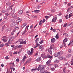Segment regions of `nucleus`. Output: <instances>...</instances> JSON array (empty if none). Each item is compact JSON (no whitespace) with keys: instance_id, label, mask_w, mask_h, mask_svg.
<instances>
[{"instance_id":"f257e3e1","label":"nucleus","mask_w":73,"mask_h":73,"mask_svg":"<svg viewBox=\"0 0 73 73\" xmlns=\"http://www.w3.org/2000/svg\"><path fill=\"white\" fill-rule=\"evenodd\" d=\"M54 47V45H52L50 46V48H49L48 49V52H49L50 54H52V49H53Z\"/></svg>"},{"instance_id":"f03ea898","label":"nucleus","mask_w":73,"mask_h":73,"mask_svg":"<svg viewBox=\"0 0 73 73\" xmlns=\"http://www.w3.org/2000/svg\"><path fill=\"white\" fill-rule=\"evenodd\" d=\"M33 48H32L31 49V51H29L27 52V54L31 55L33 54Z\"/></svg>"},{"instance_id":"7ed1b4c3","label":"nucleus","mask_w":73,"mask_h":73,"mask_svg":"<svg viewBox=\"0 0 73 73\" xmlns=\"http://www.w3.org/2000/svg\"><path fill=\"white\" fill-rule=\"evenodd\" d=\"M50 58V59H51V58H53V56H50L49 54H47L46 55V56H45L44 57V58Z\"/></svg>"},{"instance_id":"20e7f679","label":"nucleus","mask_w":73,"mask_h":73,"mask_svg":"<svg viewBox=\"0 0 73 73\" xmlns=\"http://www.w3.org/2000/svg\"><path fill=\"white\" fill-rule=\"evenodd\" d=\"M3 39H2L3 41H4V42H6L7 41V39H5V38H7V37L5 36H4L3 37Z\"/></svg>"},{"instance_id":"39448f33","label":"nucleus","mask_w":73,"mask_h":73,"mask_svg":"<svg viewBox=\"0 0 73 73\" xmlns=\"http://www.w3.org/2000/svg\"><path fill=\"white\" fill-rule=\"evenodd\" d=\"M57 53L58 56H61L63 53V52H62V51H60V52H58Z\"/></svg>"},{"instance_id":"423d86ee","label":"nucleus","mask_w":73,"mask_h":73,"mask_svg":"<svg viewBox=\"0 0 73 73\" xmlns=\"http://www.w3.org/2000/svg\"><path fill=\"white\" fill-rule=\"evenodd\" d=\"M58 59H59V60H63V57L61 56H60L58 57Z\"/></svg>"},{"instance_id":"0eeeda50","label":"nucleus","mask_w":73,"mask_h":73,"mask_svg":"<svg viewBox=\"0 0 73 73\" xmlns=\"http://www.w3.org/2000/svg\"><path fill=\"white\" fill-rule=\"evenodd\" d=\"M51 62V60H48L47 62H46V64L47 65H48V64H49Z\"/></svg>"},{"instance_id":"6e6552de","label":"nucleus","mask_w":73,"mask_h":73,"mask_svg":"<svg viewBox=\"0 0 73 73\" xmlns=\"http://www.w3.org/2000/svg\"><path fill=\"white\" fill-rule=\"evenodd\" d=\"M15 13V10H13L12 11H11V13H13V15H12V16L13 17H15V16H14V15H13V13Z\"/></svg>"},{"instance_id":"1a4fd4ad","label":"nucleus","mask_w":73,"mask_h":73,"mask_svg":"<svg viewBox=\"0 0 73 73\" xmlns=\"http://www.w3.org/2000/svg\"><path fill=\"white\" fill-rule=\"evenodd\" d=\"M68 40V38H65L63 40V42L65 43L66 42H67V41Z\"/></svg>"},{"instance_id":"9d476101","label":"nucleus","mask_w":73,"mask_h":73,"mask_svg":"<svg viewBox=\"0 0 73 73\" xmlns=\"http://www.w3.org/2000/svg\"><path fill=\"white\" fill-rule=\"evenodd\" d=\"M27 23H25L24 24L22 25L21 27H22V28H24V27H26V26H27Z\"/></svg>"},{"instance_id":"9b49d317","label":"nucleus","mask_w":73,"mask_h":73,"mask_svg":"<svg viewBox=\"0 0 73 73\" xmlns=\"http://www.w3.org/2000/svg\"><path fill=\"white\" fill-rule=\"evenodd\" d=\"M36 13H38L39 12H40V10H35L34 11Z\"/></svg>"},{"instance_id":"f8f14e48","label":"nucleus","mask_w":73,"mask_h":73,"mask_svg":"<svg viewBox=\"0 0 73 73\" xmlns=\"http://www.w3.org/2000/svg\"><path fill=\"white\" fill-rule=\"evenodd\" d=\"M19 41L20 42V44H21V43H22V42L23 41H24V39H20L19 40Z\"/></svg>"},{"instance_id":"ddd939ff","label":"nucleus","mask_w":73,"mask_h":73,"mask_svg":"<svg viewBox=\"0 0 73 73\" xmlns=\"http://www.w3.org/2000/svg\"><path fill=\"white\" fill-rule=\"evenodd\" d=\"M51 41L52 43L56 41V39H55L54 38H53L52 39H51Z\"/></svg>"},{"instance_id":"4468645a","label":"nucleus","mask_w":73,"mask_h":73,"mask_svg":"<svg viewBox=\"0 0 73 73\" xmlns=\"http://www.w3.org/2000/svg\"><path fill=\"white\" fill-rule=\"evenodd\" d=\"M15 26V24L14 23H11L10 25V26L11 27H14V26Z\"/></svg>"},{"instance_id":"2eb2a0df","label":"nucleus","mask_w":73,"mask_h":73,"mask_svg":"<svg viewBox=\"0 0 73 73\" xmlns=\"http://www.w3.org/2000/svg\"><path fill=\"white\" fill-rule=\"evenodd\" d=\"M9 40H11L13 38V36H10L9 37Z\"/></svg>"},{"instance_id":"dca6fc26","label":"nucleus","mask_w":73,"mask_h":73,"mask_svg":"<svg viewBox=\"0 0 73 73\" xmlns=\"http://www.w3.org/2000/svg\"><path fill=\"white\" fill-rule=\"evenodd\" d=\"M36 46L34 47V48H36L37 47V46H39L40 44H38V43L37 42L36 43Z\"/></svg>"},{"instance_id":"f3484780","label":"nucleus","mask_w":73,"mask_h":73,"mask_svg":"<svg viewBox=\"0 0 73 73\" xmlns=\"http://www.w3.org/2000/svg\"><path fill=\"white\" fill-rule=\"evenodd\" d=\"M40 60H41V58H38L36 59V61L37 62H39Z\"/></svg>"},{"instance_id":"a211bd4d","label":"nucleus","mask_w":73,"mask_h":73,"mask_svg":"<svg viewBox=\"0 0 73 73\" xmlns=\"http://www.w3.org/2000/svg\"><path fill=\"white\" fill-rule=\"evenodd\" d=\"M56 19H57V18H55L52 19V22H54H54H56Z\"/></svg>"},{"instance_id":"6ab92c4d","label":"nucleus","mask_w":73,"mask_h":73,"mask_svg":"<svg viewBox=\"0 0 73 73\" xmlns=\"http://www.w3.org/2000/svg\"><path fill=\"white\" fill-rule=\"evenodd\" d=\"M22 21V19H21L19 20H17L16 21L17 23H20V22H21Z\"/></svg>"},{"instance_id":"aec40b11","label":"nucleus","mask_w":73,"mask_h":73,"mask_svg":"<svg viewBox=\"0 0 73 73\" xmlns=\"http://www.w3.org/2000/svg\"><path fill=\"white\" fill-rule=\"evenodd\" d=\"M71 56V55L70 54H68V55H66V57L67 58H69Z\"/></svg>"},{"instance_id":"412c9836","label":"nucleus","mask_w":73,"mask_h":73,"mask_svg":"<svg viewBox=\"0 0 73 73\" xmlns=\"http://www.w3.org/2000/svg\"><path fill=\"white\" fill-rule=\"evenodd\" d=\"M23 10H21L19 11V15H21L23 13Z\"/></svg>"},{"instance_id":"4be33fe9","label":"nucleus","mask_w":73,"mask_h":73,"mask_svg":"<svg viewBox=\"0 0 73 73\" xmlns=\"http://www.w3.org/2000/svg\"><path fill=\"white\" fill-rule=\"evenodd\" d=\"M25 58H27V57L24 56V57L23 58V61H25Z\"/></svg>"},{"instance_id":"5701e85b","label":"nucleus","mask_w":73,"mask_h":73,"mask_svg":"<svg viewBox=\"0 0 73 73\" xmlns=\"http://www.w3.org/2000/svg\"><path fill=\"white\" fill-rule=\"evenodd\" d=\"M41 67V65H39L37 69L38 71H39L40 70V68Z\"/></svg>"},{"instance_id":"b1692460","label":"nucleus","mask_w":73,"mask_h":73,"mask_svg":"<svg viewBox=\"0 0 73 73\" xmlns=\"http://www.w3.org/2000/svg\"><path fill=\"white\" fill-rule=\"evenodd\" d=\"M55 37L57 39L59 38V36H58V33L56 34V35L55 36Z\"/></svg>"},{"instance_id":"393cba45","label":"nucleus","mask_w":73,"mask_h":73,"mask_svg":"<svg viewBox=\"0 0 73 73\" xmlns=\"http://www.w3.org/2000/svg\"><path fill=\"white\" fill-rule=\"evenodd\" d=\"M39 40H40V39L38 38H37V39H36L35 42V43H37V42H38V41H39Z\"/></svg>"},{"instance_id":"a878e982","label":"nucleus","mask_w":73,"mask_h":73,"mask_svg":"<svg viewBox=\"0 0 73 73\" xmlns=\"http://www.w3.org/2000/svg\"><path fill=\"white\" fill-rule=\"evenodd\" d=\"M54 55L55 56V57H57L58 56V54H57H57H54Z\"/></svg>"},{"instance_id":"bb28decb","label":"nucleus","mask_w":73,"mask_h":73,"mask_svg":"<svg viewBox=\"0 0 73 73\" xmlns=\"http://www.w3.org/2000/svg\"><path fill=\"white\" fill-rule=\"evenodd\" d=\"M27 44V42L26 41H23L22 42V43H21V44Z\"/></svg>"},{"instance_id":"cd10ccee","label":"nucleus","mask_w":73,"mask_h":73,"mask_svg":"<svg viewBox=\"0 0 73 73\" xmlns=\"http://www.w3.org/2000/svg\"><path fill=\"white\" fill-rule=\"evenodd\" d=\"M5 15L6 16H9V15H10V14L8 13H6L5 14Z\"/></svg>"},{"instance_id":"c85d7f7f","label":"nucleus","mask_w":73,"mask_h":73,"mask_svg":"<svg viewBox=\"0 0 73 73\" xmlns=\"http://www.w3.org/2000/svg\"><path fill=\"white\" fill-rule=\"evenodd\" d=\"M26 33V29L25 30V31H23L22 33V35H24Z\"/></svg>"},{"instance_id":"c756f323","label":"nucleus","mask_w":73,"mask_h":73,"mask_svg":"<svg viewBox=\"0 0 73 73\" xmlns=\"http://www.w3.org/2000/svg\"><path fill=\"white\" fill-rule=\"evenodd\" d=\"M54 62L55 63H57L58 62V60H57V59L55 60Z\"/></svg>"},{"instance_id":"7c9ffc66","label":"nucleus","mask_w":73,"mask_h":73,"mask_svg":"<svg viewBox=\"0 0 73 73\" xmlns=\"http://www.w3.org/2000/svg\"><path fill=\"white\" fill-rule=\"evenodd\" d=\"M3 46H4V44L2 43L0 45V48H2Z\"/></svg>"},{"instance_id":"2f4dec72","label":"nucleus","mask_w":73,"mask_h":73,"mask_svg":"<svg viewBox=\"0 0 73 73\" xmlns=\"http://www.w3.org/2000/svg\"><path fill=\"white\" fill-rule=\"evenodd\" d=\"M28 62H29V60L25 62V63L24 64V65H26V64H27V63H28Z\"/></svg>"},{"instance_id":"473e14b6","label":"nucleus","mask_w":73,"mask_h":73,"mask_svg":"<svg viewBox=\"0 0 73 73\" xmlns=\"http://www.w3.org/2000/svg\"><path fill=\"white\" fill-rule=\"evenodd\" d=\"M44 42V41H43V40H42L41 42H39L40 44H42Z\"/></svg>"},{"instance_id":"72a5a7b5","label":"nucleus","mask_w":73,"mask_h":73,"mask_svg":"<svg viewBox=\"0 0 73 73\" xmlns=\"http://www.w3.org/2000/svg\"><path fill=\"white\" fill-rule=\"evenodd\" d=\"M72 14V13H71L69 14V16L68 17L69 19H70V17H71V16H73L72 15H71Z\"/></svg>"},{"instance_id":"f704fd0d","label":"nucleus","mask_w":73,"mask_h":73,"mask_svg":"<svg viewBox=\"0 0 73 73\" xmlns=\"http://www.w3.org/2000/svg\"><path fill=\"white\" fill-rule=\"evenodd\" d=\"M21 47H22V45H19L17 46V48L19 49V48H21Z\"/></svg>"},{"instance_id":"c9c22d12","label":"nucleus","mask_w":73,"mask_h":73,"mask_svg":"<svg viewBox=\"0 0 73 73\" xmlns=\"http://www.w3.org/2000/svg\"><path fill=\"white\" fill-rule=\"evenodd\" d=\"M67 24H68V23H66L64 25L63 27H66V26L67 25Z\"/></svg>"},{"instance_id":"e433bc0d","label":"nucleus","mask_w":73,"mask_h":73,"mask_svg":"<svg viewBox=\"0 0 73 73\" xmlns=\"http://www.w3.org/2000/svg\"><path fill=\"white\" fill-rule=\"evenodd\" d=\"M68 52H69V53H71L72 51V50L70 49L69 50H68Z\"/></svg>"},{"instance_id":"4c0bfd02","label":"nucleus","mask_w":73,"mask_h":73,"mask_svg":"<svg viewBox=\"0 0 73 73\" xmlns=\"http://www.w3.org/2000/svg\"><path fill=\"white\" fill-rule=\"evenodd\" d=\"M65 17L66 19H68V17H69V16L67 15L66 16H65Z\"/></svg>"},{"instance_id":"58836bf2","label":"nucleus","mask_w":73,"mask_h":73,"mask_svg":"<svg viewBox=\"0 0 73 73\" xmlns=\"http://www.w3.org/2000/svg\"><path fill=\"white\" fill-rule=\"evenodd\" d=\"M9 64H12V66H15V65L14 64V63H10Z\"/></svg>"},{"instance_id":"ea45409f","label":"nucleus","mask_w":73,"mask_h":73,"mask_svg":"<svg viewBox=\"0 0 73 73\" xmlns=\"http://www.w3.org/2000/svg\"><path fill=\"white\" fill-rule=\"evenodd\" d=\"M28 27H29V25L26 27L25 28L26 29H27V30H29V29H28Z\"/></svg>"},{"instance_id":"a19ab883","label":"nucleus","mask_w":73,"mask_h":73,"mask_svg":"<svg viewBox=\"0 0 73 73\" xmlns=\"http://www.w3.org/2000/svg\"><path fill=\"white\" fill-rule=\"evenodd\" d=\"M45 68L44 67V66H43L42 68H41V69L42 70H43Z\"/></svg>"},{"instance_id":"79ce46f5","label":"nucleus","mask_w":73,"mask_h":73,"mask_svg":"<svg viewBox=\"0 0 73 73\" xmlns=\"http://www.w3.org/2000/svg\"><path fill=\"white\" fill-rule=\"evenodd\" d=\"M6 4L8 6H9L11 5V3H6Z\"/></svg>"},{"instance_id":"37998d69","label":"nucleus","mask_w":73,"mask_h":73,"mask_svg":"<svg viewBox=\"0 0 73 73\" xmlns=\"http://www.w3.org/2000/svg\"><path fill=\"white\" fill-rule=\"evenodd\" d=\"M13 5H12L11 6H10V7H9V9H11V10H12V8H11V7H13Z\"/></svg>"},{"instance_id":"c03bdc74","label":"nucleus","mask_w":73,"mask_h":73,"mask_svg":"<svg viewBox=\"0 0 73 73\" xmlns=\"http://www.w3.org/2000/svg\"><path fill=\"white\" fill-rule=\"evenodd\" d=\"M55 9H52L51 10V12H55Z\"/></svg>"},{"instance_id":"a18cd8bd","label":"nucleus","mask_w":73,"mask_h":73,"mask_svg":"<svg viewBox=\"0 0 73 73\" xmlns=\"http://www.w3.org/2000/svg\"><path fill=\"white\" fill-rule=\"evenodd\" d=\"M54 66V68H57V66H58V65H57V64H55Z\"/></svg>"},{"instance_id":"49530a36","label":"nucleus","mask_w":73,"mask_h":73,"mask_svg":"<svg viewBox=\"0 0 73 73\" xmlns=\"http://www.w3.org/2000/svg\"><path fill=\"white\" fill-rule=\"evenodd\" d=\"M45 19H48V18H49V16H45Z\"/></svg>"},{"instance_id":"de8ad7c7","label":"nucleus","mask_w":73,"mask_h":73,"mask_svg":"<svg viewBox=\"0 0 73 73\" xmlns=\"http://www.w3.org/2000/svg\"><path fill=\"white\" fill-rule=\"evenodd\" d=\"M55 70V68H52L51 69V70Z\"/></svg>"},{"instance_id":"09e8293b","label":"nucleus","mask_w":73,"mask_h":73,"mask_svg":"<svg viewBox=\"0 0 73 73\" xmlns=\"http://www.w3.org/2000/svg\"><path fill=\"white\" fill-rule=\"evenodd\" d=\"M5 45L6 46H9V44L8 43L5 44Z\"/></svg>"},{"instance_id":"8fccbe9b","label":"nucleus","mask_w":73,"mask_h":73,"mask_svg":"<svg viewBox=\"0 0 73 73\" xmlns=\"http://www.w3.org/2000/svg\"><path fill=\"white\" fill-rule=\"evenodd\" d=\"M36 70V69L33 68L31 69V72H33L34 70Z\"/></svg>"},{"instance_id":"3c124183","label":"nucleus","mask_w":73,"mask_h":73,"mask_svg":"<svg viewBox=\"0 0 73 73\" xmlns=\"http://www.w3.org/2000/svg\"><path fill=\"white\" fill-rule=\"evenodd\" d=\"M52 31L54 32H56V29H54L52 30Z\"/></svg>"},{"instance_id":"603ef678","label":"nucleus","mask_w":73,"mask_h":73,"mask_svg":"<svg viewBox=\"0 0 73 73\" xmlns=\"http://www.w3.org/2000/svg\"><path fill=\"white\" fill-rule=\"evenodd\" d=\"M4 26H3V28L2 29L1 31L3 32L4 30Z\"/></svg>"},{"instance_id":"864d4df0","label":"nucleus","mask_w":73,"mask_h":73,"mask_svg":"<svg viewBox=\"0 0 73 73\" xmlns=\"http://www.w3.org/2000/svg\"><path fill=\"white\" fill-rule=\"evenodd\" d=\"M43 47V46H42L41 45L39 47V49H42V48Z\"/></svg>"},{"instance_id":"5fc2aeb1","label":"nucleus","mask_w":73,"mask_h":73,"mask_svg":"<svg viewBox=\"0 0 73 73\" xmlns=\"http://www.w3.org/2000/svg\"><path fill=\"white\" fill-rule=\"evenodd\" d=\"M62 19H60L59 20V23H61V22H62Z\"/></svg>"},{"instance_id":"6e6d98bb","label":"nucleus","mask_w":73,"mask_h":73,"mask_svg":"<svg viewBox=\"0 0 73 73\" xmlns=\"http://www.w3.org/2000/svg\"><path fill=\"white\" fill-rule=\"evenodd\" d=\"M40 7V5H39L38 6H37V8H38V9H39Z\"/></svg>"},{"instance_id":"4d7b16f0","label":"nucleus","mask_w":73,"mask_h":73,"mask_svg":"<svg viewBox=\"0 0 73 73\" xmlns=\"http://www.w3.org/2000/svg\"><path fill=\"white\" fill-rule=\"evenodd\" d=\"M11 35H14V33L13 32V31H12L11 33Z\"/></svg>"},{"instance_id":"13d9d810","label":"nucleus","mask_w":73,"mask_h":73,"mask_svg":"<svg viewBox=\"0 0 73 73\" xmlns=\"http://www.w3.org/2000/svg\"><path fill=\"white\" fill-rule=\"evenodd\" d=\"M5 58L6 59V60H8V59H9V57H8V56H6Z\"/></svg>"},{"instance_id":"bf43d9fd","label":"nucleus","mask_w":73,"mask_h":73,"mask_svg":"<svg viewBox=\"0 0 73 73\" xmlns=\"http://www.w3.org/2000/svg\"><path fill=\"white\" fill-rule=\"evenodd\" d=\"M63 44L64 46H65V47H66V44H65V43L63 42Z\"/></svg>"},{"instance_id":"052dcab7","label":"nucleus","mask_w":73,"mask_h":73,"mask_svg":"<svg viewBox=\"0 0 73 73\" xmlns=\"http://www.w3.org/2000/svg\"><path fill=\"white\" fill-rule=\"evenodd\" d=\"M38 54V53H36L34 55V56H37V55Z\"/></svg>"},{"instance_id":"680f3d73","label":"nucleus","mask_w":73,"mask_h":73,"mask_svg":"<svg viewBox=\"0 0 73 73\" xmlns=\"http://www.w3.org/2000/svg\"><path fill=\"white\" fill-rule=\"evenodd\" d=\"M71 9V7L69 8L67 10V12H68L69 10Z\"/></svg>"},{"instance_id":"e2e57ef3","label":"nucleus","mask_w":73,"mask_h":73,"mask_svg":"<svg viewBox=\"0 0 73 73\" xmlns=\"http://www.w3.org/2000/svg\"><path fill=\"white\" fill-rule=\"evenodd\" d=\"M2 20H3V18H0V22H1V21H2Z\"/></svg>"},{"instance_id":"0e129e2a","label":"nucleus","mask_w":73,"mask_h":73,"mask_svg":"<svg viewBox=\"0 0 73 73\" xmlns=\"http://www.w3.org/2000/svg\"><path fill=\"white\" fill-rule=\"evenodd\" d=\"M41 24H42V23L40 22L39 23V25H41Z\"/></svg>"},{"instance_id":"69168bd1","label":"nucleus","mask_w":73,"mask_h":73,"mask_svg":"<svg viewBox=\"0 0 73 73\" xmlns=\"http://www.w3.org/2000/svg\"><path fill=\"white\" fill-rule=\"evenodd\" d=\"M16 61H17V62H19V59H17L16 60Z\"/></svg>"},{"instance_id":"338daca9","label":"nucleus","mask_w":73,"mask_h":73,"mask_svg":"<svg viewBox=\"0 0 73 73\" xmlns=\"http://www.w3.org/2000/svg\"><path fill=\"white\" fill-rule=\"evenodd\" d=\"M16 31V30L15 29V30H14L13 31V32L14 33V32H15Z\"/></svg>"},{"instance_id":"774afa93","label":"nucleus","mask_w":73,"mask_h":73,"mask_svg":"<svg viewBox=\"0 0 73 73\" xmlns=\"http://www.w3.org/2000/svg\"><path fill=\"white\" fill-rule=\"evenodd\" d=\"M70 32H72V33H73V29L72 30H70Z\"/></svg>"}]
</instances>
